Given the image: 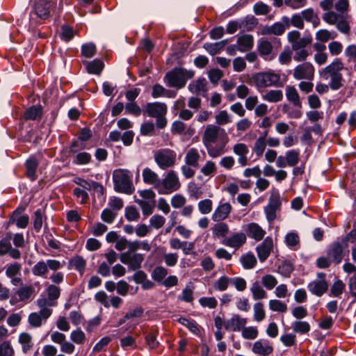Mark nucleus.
Here are the masks:
<instances>
[{
	"label": "nucleus",
	"instance_id": "nucleus-58",
	"mask_svg": "<svg viewBox=\"0 0 356 356\" xmlns=\"http://www.w3.org/2000/svg\"><path fill=\"white\" fill-rule=\"evenodd\" d=\"M70 339L76 344H82L86 340V335L81 329L78 328L71 332Z\"/></svg>",
	"mask_w": 356,
	"mask_h": 356
},
{
	"label": "nucleus",
	"instance_id": "nucleus-9",
	"mask_svg": "<svg viewBox=\"0 0 356 356\" xmlns=\"http://www.w3.org/2000/svg\"><path fill=\"white\" fill-rule=\"evenodd\" d=\"M315 68L312 63L304 62L296 65L293 70V77L298 81H312L314 78Z\"/></svg>",
	"mask_w": 356,
	"mask_h": 356
},
{
	"label": "nucleus",
	"instance_id": "nucleus-55",
	"mask_svg": "<svg viewBox=\"0 0 356 356\" xmlns=\"http://www.w3.org/2000/svg\"><path fill=\"white\" fill-rule=\"evenodd\" d=\"M213 203L209 199L201 200L197 204L199 211L202 214H208L212 211Z\"/></svg>",
	"mask_w": 356,
	"mask_h": 356
},
{
	"label": "nucleus",
	"instance_id": "nucleus-8",
	"mask_svg": "<svg viewBox=\"0 0 356 356\" xmlns=\"http://www.w3.org/2000/svg\"><path fill=\"white\" fill-rule=\"evenodd\" d=\"M176 153L170 149H163L154 154V160L161 169H166L174 165Z\"/></svg>",
	"mask_w": 356,
	"mask_h": 356
},
{
	"label": "nucleus",
	"instance_id": "nucleus-5",
	"mask_svg": "<svg viewBox=\"0 0 356 356\" xmlns=\"http://www.w3.org/2000/svg\"><path fill=\"white\" fill-rule=\"evenodd\" d=\"M220 136H223L224 145L228 143V136L224 129L215 124H208L203 132L202 141L203 145L216 143Z\"/></svg>",
	"mask_w": 356,
	"mask_h": 356
},
{
	"label": "nucleus",
	"instance_id": "nucleus-25",
	"mask_svg": "<svg viewBox=\"0 0 356 356\" xmlns=\"http://www.w3.org/2000/svg\"><path fill=\"white\" fill-rule=\"evenodd\" d=\"M285 95L289 102L292 103L296 107H302L300 97L295 86H286L285 88Z\"/></svg>",
	"mask_w": 356,
	"mask_h": 356
},
{
	"label": "nucleus",
	"instance_id": "nucleus-18",
	"mask_svg": "<svg viewBox=\"0 0 356 356\" xmlns=\"http://www.w3.org/2000/svg\"><path fill=\"white\" fill-rule=\"evenodd\" d=\"M145 113L149 117L155 118L161 115H165L167 106L164 103L161 102L148 103L146 106Z\"/></svg>",
	"mask_w": 356,
	"mask_h": 356
},
{
	"label": "nucleus",
	"instance_id": "nucleus-37",
	"mask_svg": "<svg viewBox=\"0 0 356 356\" xmlns=\"http://www.w3.org/2000/svg\"><path fill=\"white\" fill-rule=\"evenodd\" d=\"M42 115V107L41 106H33L27 109L24 113L26 120H35L41 118Z\"/></svg>",
	"mask_w": 356,
	"mask_h": 356
},
{
	"label": "nucleus",
	"instance_id": "nucleus-10",
	"mask_svg": "<svg viewBox=\"0 0 356 356\" xmlns=\"http://www.w3.org/2000/svg\"><path fill=\"white\" fill-rule=\"evenodd\" d=\"M287 39L291 44L292 50H298L305 48L312 42V37L310 35H305L300 38V33L298 31H292L288 33Z\"/></svg>",
	"mask_w": 356,
	"mask_h": 356
},
{
	"label": "nucleus",
	"instance_id": "nucleus-17",
	"mask_svg": "<svg viewBox=\"0 0 356 356\" xmlns=\"http://www.w3.org/2000/svg\"><path fill=\"white\" fill-rule=\"evenodd\" d=\"M273 246V239L270 237H266L264 241L257 247L256 250L257 255L261 262L264 261L268 257Z\"/></svg>",
	"mask_w": 356,
	"mask_h": 356
},
{
	"label": "nucleus",
	"instance_id": "nucleus-21",
	"mask_svg": "<svg viewBox=\"0 0 356 356\" xmlns=\"http://www.w3.org/2000/svg\"><path fill=\"white\" fill-rule=\"evenodd\" d=\"M232 211V206L229 203L220 204L212 214V220L216 222L222 221L226 219Z\"/></svg>",
	"mask_w": 356,
	"mask_h": 356
},
{
	"label": "nucleus",
	"instance_id": "nucleus-2",
	"mask_svg": "<svg viewBox=\"0 0 356 356\" xmlns=\"http://www.w3.org/2000/svg\"><path fill=\"white\" fill-rule=\"evenodd\" d=\"M194 76L193 71L183 68H176L168 72L165 76V81L170 87L181 88L185 86L186 81Z\"/></svg>",
	"mask_w": 356,
	"mask_h": 356
},
{
	"label": "nucleus",
	"instance_id": "nucleus-30",
	"mask_svg": "<svg viewBox=\"0 0 356 356\" xmlns=\"http://www.w3.org/2000/svg\"><path fill=\"white\" fill-rule=\"evenodd\" d=\"M26 168V175L31 180H35L37 178L36 170L38 165V161L34 156H31L25 163Z\"/></svg>",
	"mask_w": 356,
	"mask_h": 356
},
{
	"label": "nucleus",
	"instance_id": "nucleus-11",
	"mask_svg": "<svg viewBox=\"0 0 356 356\" xmlns=\"http://www.w3.org/2000/svg\"><path fill=\"white\" fill-rule=\"evenodd\" d=\"M318 280L310 282L307 285L309 291L318 296H322L328 289V283L325 277L326 275L323 273H317Z\"/></svg>",
	"mask_w": 356,
	"mask_h": 356
},
{
	"label": "nucleus",
	"instance_id": "nucleus-51",
	"mask_svg": "<svg viewBox=\"0 0 356 356\" xmlns=\"http://www.w3.org/2000/svg\"><path fill=\"white\" fill-rule=\"evenodd\" d=\"M254 319L257 322L263 321L266 317L264 305L261 302H257L253 306Z\"/></svg>",
	"mask_w": 356,
	"mask_h": 356
},
{
	"label": "nucleus",
	"instance_id": "nucleus-56",
	"mask_svg": "<svg viewBox=\"0 0 356 356\" xmlns=\"http://www.w3.org/2000/svg\"><path fill=\"white\" fill-rule=\"evenodd\" d=\"M268 305L270 309L273 312H285L287 310L286 305L279 300H270Z\"/></svg>",
	"mask_w": 356,
	"mask_h": 356
},
{
	"label": "nucleus",
	"instance_id": "nucleus-43",
	"mask_svg": "<svg viewBox=\"0 0 356 356\" xmlns=\"http://www.w3.org/2000/svg\"><path fill=\"white\" fill-rule=\"evenodd\" d=\"M286 161L287 165L293 167L296 165L300 160V153L298 150L291 149L286 151L285 154Z\"/></svg>",
	"mask_w": 356,
	"mask_h": 356
},
{
	"label": "nucleus",
	"instance_id": "nucleus-4",
	"mask_svg": "<svg viewBox=\"0 0 356 356\" xmlns=\"http://www.w3.org/2000/svg\"><path fill=\"white\" fill-rule=\"evenodd\" d=\"M252 80L257 88H265L278 84L280 76L273 70L256 73L252 76Z\"/></svg>",
	"mask_w": 356,
	"mask_h": 356
},
{
	"label": "nucleus",
	"instance_id": "nucleus-31",
	"mask_svg": "<svg viewBox=\"0 0 356 356\" xmlns=\"http://www.w3.org/2000/svg\"><path fill=\"white\" fill-rule=\"evenodd\" d=\"M343 68L342 62L337 58L331 64L327 65L323 70L324 76H332L340 74L339 72Z\"/></svg>",
	"mask_w": 356,
	"mask_h": 356
},
{
	"label": "nucleus",
	"instance_id": "nucleus-32",
	"mask_svg": "<svg viewBox=\"0 0 356 356\" xmlns=\"http://www.w3.org/2000/svg\"><path fill=\"white\" fill-rule=\"evenodd\" d=\"M250 290L254 300L264 299L267 297V293L258 281L252 283Z\"/></svg>",
	"mask_w": 356,
	"mask_h": 356
},
{
	"label": "nucleus",
	"instance_id": "nucleus-29",
	"mask_svg": "<svg viewBox=\"0 0 356 356\" xmlns=\"http://www.w3.org/2000/svg\"><path fill=\"white\" fill-rule=\"evenodd\" d=\"M207 81L204 78H199L197 80L191 82L188 88L190 92L193 94L200 95L202 92L207 90Z\"/></svg>",
	"mask_w": 356,
	"mask_h": 356
},
{
	"label": "nucleus",
	"instance_id": "nucleus-6",
	"mask_svg": "<svg viewBox=\"0 0 356 356\" xmlns=\"http://www.w3.org/2000/svg\"><path fill=\"white\" fill-rule=\"evenodd\" d=\"M34 292L35 289L32 285L22 286L12 293L10 304L13 306L22 307L31 300Z\"/></svg>",
	"mask_w": 356,
	"mask_h": 356
},
{
	"label": "nucleus",
	"instance_id": "nucleus-46",
	"mask_svg": "<svg viewBox=\"0 0 356 356\" xmlns=\"http://www.w3.org/2000/svg\"><path fill=\"white\" fill-rule=\"evenodd\" d=\"M266 146L267 144L264 138L258 137L254 143L252 150L258 157H260L264 154Z\"/></svg>",
	"mask_w": 356,
	"mask_h": 356
},
{
	"label": "nucleus",
	"instance_id": "nucleus-45",
	"mask_svg": "<svg viewBox=\"0 0 356 356\" xmlns=\"http://www.w3.org/2000/svg\"><path fill=\"white\" fill-rule=\"evenodd\" d=\"M207 150L208 154L211 158H217L225 153L224 141L222 142V145L219 147H213V144H209L204 145Z\"/></svg>",
	"mask_w": 356,
	"mask_h": 356
},
{
	"label": "nucleus",
	"instance_id": "nucleus-52",
	"mask_svg": "<svg viewBox=\"0 0 356 356\" xmlns=\"http://www.w3.org/2000/svg\"><path fill=\"white\" fill-rule=\"evenodd\" d=\"M0 356H15V350L10 341L0 343Z\"/></svg>",
	"mask_w": 356,
	"mask_h": 356
},
{
	"label": "nucleus",
	"instance_id": "nucleus-50",
	"mask_svg": "<svg viewBox=\"0 0 356 356\" xmlns=\"http://www.w3.org/2000/svg\"><path fill=\"white\" fill-rule=\"evenodd\" d=\"M241 336L243 339L253 340L258 336V330L256 327L249 326L243 327L241 329Z\"/></svg>",
	"mask_w": 356,
	"mask_h": 356
},
{
	"label": "nucleus",
	"instance_id": "nucleus-27",
	"mask_svg": "<svg viewBox=\"0 0 356 356\" xmlns=\"http://www.w3.org/2000/svg\"><path fill=\"white\" fill-rule=\"evenodd\" d=\"M236 43L238 45V51L244 52L252 48L254 38L251 35L245 34L238 37Z\"/></svg>",
	"mask_w": 356,
	"mask_h": 356
},
{
	"label": "nucleus",
	"instance_id": "nucleus-19",
	"mask_svg": "<svg viewBox=\"0 0 356 356\" xmlns=\"http://www.w3.org/2000/svg\"><path fill=\"white\" fill-rule=\"evenodd\" d=\"M252 351L260 356H268L273 351V346L265 340H259L253 343Z\"/></svg>",
	"mask_w": 356,
	"mask_h": 356
},
{
	"label": "nucleus",
	"instance_id": "nucleus-24",
	"mask_svg": "<svg viewBox=\"0 0 356 356\" xmlns=\"http://www.w3.org/2000/svg\"><path fill=\"white\" fill-rule=\"evenodd\" d=\"M258 51L260 55L266 60H271L273 56L270 54L273 51V46L270 41L261 38L258 40Z\"/></svg>",
	"mask_w": 356,
	"mask_h": 356
},
{
	"label": "nucleus",
	"instance_id": "nucleus-22",
	"mask_svg": "<svg viewBox=\"0 0 356 356\" xmlns=\"http://www.w3.org/2000/svg\"><path fill=\"white\" fill-rule=\"evenodd\" d=\"M343 250L339 243H333L327 252L328 259L335 264H339L343 257Z\"/></svg>",
	"mask_w": 356,
	"mask_h": 356
},
{
	"label": "nucleus",
	"instance_id": "nucleus-47",
	"mask_svg": "<svg viewBox=\"0 0 356 356\" xmlns=\"http://www.w3.org/2000/svg\"><path fill=\"white\" fill-rule=\"evenodd\" d=\"M167 275L168 270L166 268L163 266H157L153 270L152 277L154 281L161 284Z\"/></svg>",
	"mask_w": 356,
	"mask_h": 356
},
{
	"label": "nucleus",
	"instance_id": "nucleus-13",
	"mask_svg": "<svg viewBox=\"0 0 356 356\" xmlns=\"http://www.w3.org/2000/svg\"><path fill=\"white\" fill-rule=\"evenodd\" d=\"M247 319L238 314H233L231 318L224 321V327L227 331L239 332L245 326Z\"/></svg>",
	"mask_w": 356,
	"mask_h": 356
},
{
	"label": "nucleus",
	"instance_id": "nucleus-23",
	"mask_svg": "<svg viewBox=\"0 0 356 356\" xmlns=\"http://www.w3.org/2000/svg\"><path fill=\"white\" fill-rule=\"evenodd\" d=\"M143 179L145 184L152 185L156 190L158 189L160 179L159 178L158 175L152 171L149 168H145L143 169L142 172Z\"/></svg>",
	"mask_w": 356,
	"mask_h": 356
},
{
	"label": "nucleus",
	"instance_id": "nucleus-14",
	"mask_svg": "<svg viewBox=\"0 0 356 356\" xmlns=\"http://www.w3.org/2000/svg\"><path fill=\"white\" fill-rule=\"evenodd\" d=\"M25 208L17 207L11 215L9 219V224H15L18 228L24 229L29 224V218L27 215L23 214Z\"/></svg>",
	"mask_w": 356,
	"mask_h": 356
},
{
	"label": "nucleus",
	"instance_id": "nucleus-63",
	"mask_svg": "<svg viewBox=\"0 0 356 356\" xmlns=\"http://www.w3.org/2000/svg\"><path fill=\"white\" fill-rule=\"evenodd\" d=\"M96 53V47L93 43L84 44L81 47V54L86 58H91Z\"/></svg>",
	"mask_w": 356,
	"mask_h": 356
},
{
	"label": "nucleus",
	"instance_id": "nucleus-33",
	"mask_svg": "<svg viewBox=\"0 0 356 356\" xmlns=\"http://www.w3.org/2000/svg\"><path fill=\"white\" fill-rule=\"evenodd\" d=\"M200 158V155L198 150L195 148H191L186 154V164L188 165L197 167L198 165V161Z\"/></svg>",
	"mask_w": 356,
	"mask_h": 356
},
{
	"label": "nucleus",
	"instance_id": "nucleus-48",
	"mask_svg": "<svg viewBox=\"0 0 356 356\" xmlns=\"http://www.w3.org/2000/svg\"><path fill=\"white\" fill-rule=\"evenodd\" d=\"M337 36L336 33H331L327 29H321L316 33V39L321 42H326Z\"/></svg>",
	"mask_w": 356,
	"mask_h": 356
},
{
	"label": "nucleus",
	"instance_id": "nucleus-15",
	"mask_svg": "<svg viewBox=\"0 0 356 356\" xmlns=\"http://www.w3.org/2000/svg\"><path fill=\"white\" fill-rule=\"evenodd\" d=\"M247 241V235L243 232H236L231 236L227 237L222 241V243L227 247L236 250L242 247Z\"/></svg>",
	"mask_w": 356,
	"mask_h": 356
},
{
	"label": "nucleus",
	"instance_id": "nucleus-53",
	"mask_svg": "<svg viewBox=\"0 0 356 356\" xmlns=\"http://www.w3.org/2000/svg\"><path fill=\"white\" fill-rule=\"evenodd\" d=\"M76 33L70 26L63 25L61 26L60 38L65 42H69L74 38Z\"/></svg>",
	"mask_w": 356,
	"mask_h": 356
},
{
	"label": "nucleus",
	"instance_id": "nucleus-59",
	"mask_svg": "<svg viewBox=\"0 0 356 356\" xmlns=\"http://www.w3.org/2000/svg\"><path fill=\"white\" fill-rule=\"evenodd\" d=\"M165 222V218L159 214L152 216L149 219V226L156 229L161 228Z\"/></svg>",
	"mask_w": 356,
	"mask_h": 356
},
{
	"label": "nucleus",
	"instance_id": "nucleus-26",
	"mask_svg": "<svg viewBox=\"0 0 356 356\" xmlns=\"http://www.w3.org/2000/svg\"><path fill=\"white\" fill-rule=\"evenodd\" d=\"M47 298H46V306L54 307L57 304V299L60 294V289L55 285H49L47 289Z\"/></svg>",
	"mask_w": 356,
	"mask_h": 356
},
{
	"label": "nucleus",
	"instance_id": "nucleus-20",
	"mask_svg": "<svg viewBox=\"0 0 356 356\" xmlns=\"http://www.w3.org/2000/svg\"><path fill=\"white\" fill-rule=\"evenodd\" d=\"M232 149L233 152L238 156V163L241 166H245L248 161L247 155L249 153V148L248 145L243 143H238L233 146Z\"/></svg>",
	"mask_w": 356,
	"mask_h": 356
},
{
	"label": "nucleus",
	"instance_id": "nucleus-38",
	"mask_svg": "<svg viewBox=\"0 0 356 356\" xmlns=\"http://www.w3.org/2000/svg\"><path fill=\"white\" fill-rule=\"evenodd\" d=\"M228 43L227 40H223L216 43H206L204 45V49L211 55L218 54Z\"/></svg>",
	"mask_w": 356,
	"mask_h": 356
},
{
	"label": "nucleus",
	"instance_id": "nucleus-64",
	"mask_svg": "<svg viewBox=\"0 0 356 356\" xmlns=\"http://www.w3.org/2000/svg\"><path fill=\"white\" fill-rule=\"evenodd\" d=\"M323 19L327 24H336L339 20V15L334 11H327L323 15Z\"/></svg>",
	"mask_w": 356,
	"mask_h": 356
},
{
	"label": "nucleus",
	"instance_id": "nucleus-34",
	"mask_svg": "<svg viewBox=\"0 0 356 356\" xmlns=\"http://www.w3.org/2000/svg\"><path fill=\"white\" fill-rule=\"evenodd\" d=\"M34 15L40 18L41 20L44 19V0H33V10L31 17L33 19Z\"/></svg>",
	"mask_w": 356,
	"mask_h": 356
},
{
	"label": "nucleus",
	"instance_id": "nucleus-40",
	"mask_svg": "<svg viewBox=\"0 0 356 356\" xmlns=\"http://www.w3.org/2000/svg\"><path fill=\"white\" fill-rule=\"evenodd\" d=\"M46 241L48 244V248L46 249L49 251H52L54 253H56L60 251L61 250V243L54 238L52 234L49 232H46Z\"/></svg>",
	"mask_w": 356,
	"mask_h": 356
},
{
	"label": "nucleus",
	"instance_id": "nucleus-12",
	"mask_svg": "<svg viewBox=\"0 0 356 356\" xmlns=\"http://www.w3.org/2000/svg\"><path fill=\"white\" fill-rule=\"evenodd\" d=\"M143 259V256L141 254H131L129 252H123L120 256V261L127 265L129 269L132 270H136L140 268Z\"/></svg>",
	"mask_w": 356,
	"mask_h": 356
},
{
	"label": "nucleus",
	"instance_id": "nucleus-54",
	"mask_svg": "<svg viewBox=\"0 0 356 356\" xmlns=\"http://www.w3.org/2000/svg\"><path fill=\"white\" fill-rule=\"evenodd\" d=\"M70 265L82 275L85 270L86 263L83 257L77 256L70 261Z\"/></svg>",
	"mask_w": 356,
	"mask_h": 356
},
{
	"label": "nucleus",
	"instance_id": "nucleus-62",
	"mask_svg": "<svg viewBox=\"0 0 356 356\" xmlns=\"http://www.w3.org/2000/svg\"><path fill=\"white\" fill-rule=\"evenodd\" d=\"M345 285L343 282L338 280L334 282L330 289V296L339 297L343 291Z\"/></svg>",
	"mask_w": 356,
	"mask_h": 356
},
{
	"label": "nucleus",
	"instance_id": "nucleus-39",
	"mask_svg": "<svg viewBox=\"0 0 356 356\" xmlns=\"http://www.w3.org/2000/svg\"><path fill=\"white\" fill-rule=\"evenodd\" d=\"M177 321L187 327L192 333L198 335L200 334V330L197 323L193 320H190L184 317L178 318Z\"/></svg>",
	"mask_w": 356,
	"mask_h": 356
},
{
	"label": "nucleus",
	"instance_id": "nucleus-44",
	"mask_svg": "<svg viewBox=\"0 0 356 356\" xmlns=\"http://www.w3.org/2000/svg\"><path fill=\"white\" fill-rule=\"evenodd\" d=\"M293 331L298 334H306L310 330V325L307 321H297L292 323Z\"/></svg>",
	"mask_w": 356,
	"mask_h": 356
},
{
	"label": "nucleus",
	"instance_id": "nucleus-1",
	"mask_svg": "<svg viewBox=\"0 0 356 356\" xmlns=\"http://www.w3.org/2000/svg\"><path fill=\"white\" fill-rule=\"evenodd\" d=\"M130 172L125 169H117L113 172V181L115 191L131 195L134 191V186Z\"/></svg>",
	"mask_w": 356,
	"mask_h": 356
},
{
	"label": "nucleus",
	"instance_id": "nucleus-28",
	"mask_svg": "<svg viewBox=\"0 0 356 356\" xmlns=\"http://www.w3.org/2000/svg\"><path fill=\"white\" fill-rule=\"evenodd\" d=\"M211 232L214 237L225 238L229 234V227L227 224L220 221L212 227Z\"/></svg>",
	"mask_w": 356,
	"mask_h": 356
},
{
	"label": "nucleus",
	"instance_id": "nucleus-49",
	"mask_svg": "<svg viewBox=\"0 0 356 356\" xmlns=\"http://www.w3.org/2000/svg\"><path fill=\"white\" fill-rule=\"evenodd\" d=\"M230 284V277L221 276L213 283V288L216 291H224L227 289Z\"/></svg>",
	"mask_w": 356,
	"mask_h": 356
},
{
	"label": "nucleus",
	"instance_id": "nucleus-7",
	"mask_svg": "<svg viewBox=\"0 0 356 356\" xmlns=\"http://www.w3.org/2000/svg\"><path fill=\"white\" fill-rule=\"evenodd\" d=\"M281 206L280 195L278 190L273 188L268 204L264 208L266 218L268 222H272L276 218V213Z\"/></svg>",
	"mask_w": 356,
	"mask_h": 356
},
{
	"label": "nucleus",
	"instance_id": "nucleus-61",
	"mask_svg": "<svg viewBox=\"0 0 356 356\" xmlns=\"http://www.w3.org/2000/svg\"><path fill=\"white\" fill-rule=\"evenodd\" d=\"M186 198L181 194H175L171 198L170 203L173 208L179 209L186 203Z\"/></svg>",
	"mask_w": 356,
	"mask_h": 356
},
{
	"label": "nucleus",
	"instance_id": "nucleus-35",
	"mask_svg": "<svg viewBox=\"0 0 356 356\" xmlns=\"http://www.w3.org/2000/svg\"><path fill=\"white\" fill-rule=\"evenodd\" d=\"M239 261L243 268L246 270L253 268L257 264L256 257L250 252L243 254L240 257Z\"/></svg>",
	"mask_w": 356,
	"mask_h": 356
},
{
	"label": "nucleus",
	"instance_id": "nucleus-16",
	"mask_svg": "<svg viewBox=\"0 0 356 356\" xmlns=\"http://www.w3.org/2000/svg\"><path fill=\"white\" fill-rule=\"evenodd\" d=\"M245 230L247 235L256 241H261L266 234V231L256 222L248 224L245 226Z\"/></svg>",
	"mask_w": 356,
	"mask_h": 356
},
{
	"label": "nucleus",
	"instance_id": "nucleus-42",
	"mask_svg": "<svg viewBox=\"0 0 356 356\" xmlns=\"http://www.w3.org/2000/svg\"><path fill=\"white\" fill-rule=\"evenodd\" d=\"M86 68L90 74H99L104 68V63L100 60L95 59L87 63Z\"/></svg>",
	"mask_w": 356,
	"mask_h": 356
},
{
	"label": "nucleus",
	"instance_id": "nucleus-60",
	"mask_svg": "<svg viewBox=\"0 0 356 356\" xmlns=\"http://www.w3.org/2000/svg\"><path fill=\"white\" fill-rule=\"evenodd\" d=\"M230 284L238 291H243L247 286L245 280L241 277H230Z\"/></svg>",
	"mask_w": 356,
	"mask_h": 356
},
{
	"label": "nucleus",
	"instance_id": "nucleus-57",
	"mask_svg": "<svg viewBox=\"0 0 356 356\" xmlns=\"http://www.w3.org/2000/svg\"><path fill=\"white\" fill-rule=\"evenodd\" d=\"M136 202L140 207L143 214L145 216H148L153 212L154 202L150 204L148 201L137 200Z\"/></svg>",
	"mask_w": 356,
	"mask_h": 356
},
{
	"label": "nucleus",
	"instance_id": "nucleus-36",
	"mask_svg": "<svg viewBox=\"0 0 356 356\" xmlns=\"http://www.w3.org/2000/svg\"><path fill=\"white\" fill-rule=\"evenodd\" d=\"M283 98V93L280 90H270L262 95V99L268 102H278Z\"/></svg>",
	"mask_w": 356,
	"mask_h": 356
},
{
	"label": "nucleus",
	"instance_id": "nucleus-3",
	"mask_svg": "<svg viewBox=\"0 0 356 356\" xmlns=\"http://www.w3.org/2000/svg\"><path fill=\"white\" fill-rule=\"evenodd\" d=\"M181 187V183L177 173L170 170L165 177L160 180L157 189L159 194L167 195L177 191Z\"/></svg>",
	"mask_w": 356,
	"mask_h": 356
},
{
	"label": "nucleus",
	"instance_id": "nucleus-41",
	"mask_svg": "<svg viewBox=\"0 0 356 356\" xmlns=\"http://www.w3.org/2000/svg\"><path fill=\"white\" fill-rule=\"evenodd\" d=\"M18 341L22 345L24 353H26L32 348V337L29 333H21L19 336Z\"/></svg>",
	"mask_w": 356,
	"mask_h": 356
}]
</instances>
